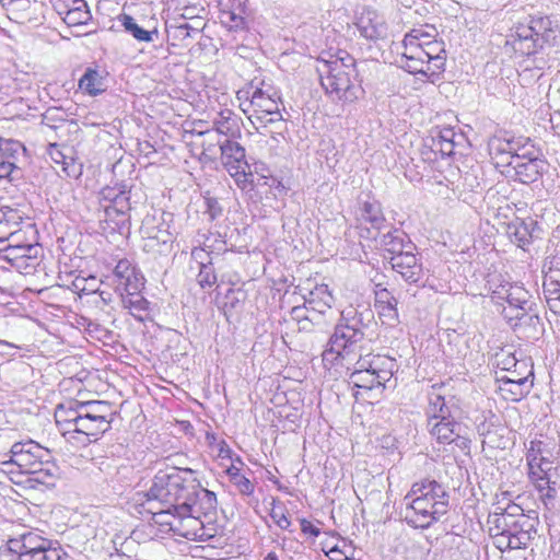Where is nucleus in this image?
Listing matches in <instances>:
<instances>
[{"label":"nucleus","mask_w":560,"mask_h":560,"mask_svg":"<svg viewBox=\"0 0 560 560\" xmlns=\"http://www.w3.org/2000/svg\"><path fill=\"white\" fill-rule=\"evenodd\" d=\"M71 383L77 397L58 406L55 411L56 425L67 441L88 445L112 429L118 412L112 402L95 399L106 387L97 373L90 372Z\"/></svg>","instance_id":"f257e3e1"},{"label":"nucleus","mask_w":560,"mask_h":560,"mask_svg":"<svg viewBox=\"0 0 560 560\" xmlns=\"http://www.w3.org/2000/svg\"><path fill=\"white\" fill-rule=\"evenodd\" d=\"M433 25L411 28L404 36L401 51L396 57L397 66L404 71L434 82L444 71L446 51L444 42L438 39Z\"/></svg>","instance_id":"f03ea898"},{"label":"nucleus","mask_w":560,"mask_h":560,"mask_svg":"<svg viewBox=\"0 0 560 560\" xmlns=\"http://www.w3.org/2000/svg\"><path fill=\"white\" fill-rule=\"evenodd\" d=\"M150 500H156L164 506L187 511L192 503L202 502L208 510L217 504L214 492L202 487L199 472L191 468L172 467L159 471L148 492Z\"/></svg>","instance_id":"7ed1b4c3"},{"label":"nucleus","mask_w":560,"mask_h":560,"mask_svg":"<svg viewBox=\"0 0 560 560\" xmlns=\"http://www.w3.org/2000/svg\"><path fill=\"white\" fill-rule=\"evenodd\" d=\"M447 510L448 494L445 488L431 478L413 482L404 497V521L416 529L430 528Z\"/></svg>","instance_id":"20e7f679"},{"label":"nucleus","mask_w":560,"mask_h":560,"mask_svg":"<svg viewBox=\"0 0 560 560\" xmlns=\"http://www.w3.org/2000/svg\"><path fill=\"white\" fill-rule=\"evenodd\" d=\"M317 72L326 95L336 103H352L363 93L358 80L355 60L339 50L329 59L318 60Z\"/></svg>","instance_id":"39448f33"},{"label":"nucleus","mask_w":560,"mask_h":560,"mask_svg":"<svg viewBox=\"0 0 560 560\" xmlns=\"http://www.w3.org/2000/svg\"><path fill=\"white\" fill-rule=\"evenodd\" d=\"M559 451L556 439L544 433L536 434L526 446L525 458L528 467V478L545 504L556 497L557 491L551 486L550 471Z\"/></svg>","instance_id":"423d86ee"},{"label":"nucleus","mask_w":560,"mask_h":560,"mask_svg":"<svg viewBox=\"0 0 560 560\" xmlns=\"http://www.w3.org/2000/svg\"><path fill=\"white\" fill-rule=\"evenodd\" d=\"M394 366L395 361L388 355L374 352L360 355L350 373L355 401H365L372 392L383 395L394 375Z\"/></svg>","instance_id":"0eeeda50"},{"label":"nucleus","mask_w":560,"mask_h":560,"mask_svg":"<svg viewBox=\"0 0 560 560\" xmlns=\"http://www.w3.org/2000/svg\"><path fill=\"white\" fill-rule=\"evenodd\" d=\"M363 341L364 334L360 329L347 324L337 325L322 353L324 369L335 377L348 373L362 355Z\"/></svg>","instance_id":"6e6552de"},{"label":"nucleus","mask_w":560,"mask_h":560,"mask_svg":"<svg viewBox=\"0 0 560 560\" xmlns=\"http://www.w3.org/2000/svg\"><path fill=\"white\" fill-rule=\"evenodd\" d=\"M236 97L240 108L253 122L256 120L267 126L282 119L280 94L270 82L256 78L245 89L237 91Z\"/></svg>","instance_id":"1a4fd4ad"},{"label":"nucleus","mask_w":560,"mask_h":560,"mask_svg":"<svg viewBox=\"0 0 560 560\" xmlns=\"http://www.w3.org/2000/svg\"><path fill=\"white\" fill-rule=\"evenodd\" d=\"M7 245L0 246L2 258L24 275H31L38 265L42 248L38 232L34 223L24 221L5 235Z\"/></svg>","instance_id":"9d476101"},{"label":"nucleus","mask_w":560,"mask_h":560,"mask_svg":"<svg viewBox=\"0 0 560 560\" xmlns=\"http://www.w3.org/2000/svg\"><path fill=\"white\" fill-rule=\"evenodd\" d=\"M515 52L532 56L539 49L560 45V23L550 16H532L518 24L508 40Z\"/></svg>","instance_id":"9b49d317"},{"label":"nucleus","mask_w":560,"mask_h":560,"mask_svg":"<svg viewBox=\"0 0 560 560\" xmlns=\"http://www.w3.org/2000/svg\"><path fill=\"white\" fill-rule=\"evenodd\" d=\"M217 505L213 510H208L207 504L197 502L189 504L187 511L175 509L177 518L171 523V532L188 540H208L215 537L221 526L217 520Z\"/></svg>","instance_id":"f8f14e48"},{"label":"nucleus","mask_w":560,"mask_h":560,"mask_svg":"<svg viewBox=\"0 0 560 560\" xmlns=\"http://www.w3.org/2000/svg\"><path fill=\"white\" fill-rule=\"evenodd\" d=\"M488 523L508 528L516 548L526 549L537 534L538 518L525 514L520 505L511 503L504 509L497 508V511L489 516Z\"/></svg>","instance_id":"ddd939ff"},{"label":"nucleus","mask_w":560,"mask_h":560,"mask_svg":"<svg viewBox=\"0 0 560 560\" xmlns=\"http://www.w3.org/2000/svg\"><path fill=\"white\" fill-rule=\"evenodd\" d=\"M8 552L16 560H67V552L42 535L27 532L7 540Z\"/></svg>","instance_id":"4468645a"},{"label":"nucleus","mask_w":560,"mask_h":560,"mask_svg":"<svg viewBox=\"0 0 560 560\" xmlns=\"http://www.w3.org/2000/svg\"><path fill=\"white\" fill-rule=\"evenodd\" d=\"M173 222V213L165 211H154L144 217L140 231L144 240L143 249L147 253L166 255L171 252L175 240Z\"/></svg>","instance_id":"2eb2a0df"},{"label":"nucleus","mask_w":560,"mask_h":560,"mask_svg":"<svg viewBox=\"0 0 560 560\" xmlns=\"http://www.w3.org/2000/svg\"><path fill=\"white\" fill-rule=\"evenodd\" d=\"M46 450L30 440L14 443L10 451V459L4 462L8 472L19 470L21 474L38 475L43 471Z\"/></svg>","instance_id":"dca6fc26"},{"label":"nucleus","mask_w":560,"mask_h":560,"mask_svg":"<svg viewBox=\"0 0 560 560\" xmlns=\"http://www.w3.org/2000/svg\"><path fill=\"white\" fill-rule=\"evenodd\" d=\"M222 164L242 190L253 184V173L245 159V149L236 141L225 139L220 142Z\"/></svg>","instance_id":"f3484780"},{"label":"nucleus","mask_w":560,"mask_h":560,"mask_svg":"<svg viewBox=\"0 0 560 560\" xmlns=\"http://www.w3.org/2000/svg\"><path fill=\"white\" fill-rule=\"evenodd\" d=\"M544 165L545 162L536 156L534 145L529 143L516 156H511L502 173L522 184H532L541 176Z\"/></svg>","instance_id":"a211bd4d"},{"label":"nucleus","mask_w":560,"mask_h":560,"mask_svg":"<svg viewBox=\"0 0 560 560\" xmlns=\"http://www.w3.org/2000/svg\"><path fill=\"white\" fill-rule=\"evenodd\" d=\"M355 219L360 228V237L371 241H376V236L386 224L381 203L370 197L359 201Z\"/></svg>","instance_id":"6ab92c4d"},{"label":"nucleus","mask_w":560,"mask_h":560,"mask_svg":"<svg viewBox=\"0 0 560 560\" xmlns=\"http://www.w3.org/2000/svg\"><path fill=\"white\" fill-rule=\"evenodd\" d=\"M528 299L529 293L523 282H497L495 287L491 288V300L494 303L503 305L505 302L506 305H513L521 316H526Z\"/></svg>","instance_id":"aec40b11"},{"label":"nucleus","mask_w":560,"mask_h":560,"mask_svg":"<svg viewBox=\"0 0 560 560\" xmlns=\"http://www.w3.org/2000/svg\"><path fill=\"white\" fill-rule=\"evenodd\" d=\"M355 27L362 37L373 42L386 37L388 31L384 15L370 7L363 8L357 18Z\"/></svg>","instance_id":"412c9836"},{"label":"nucleus","mask_w":560,"mask_h":560,"mask_svg":"<svg viewBox=\"0 0 560 560\" xmlns=\"http://www.w3.org/2000/svg\"><path fill=\"white\" fill-rule=\"evenodd\" d=\"M126 188L127 187L125 185H121L115 187H106L101 191L103 199L110 202V205L105 209L106 217L110 218L115 213L117 215L116 225L119 229L125 226L129 220L127 214L128 210L130 209L129 191Z\"/></svg>","instance_id":"4be33fe9"},{"label":"nucleus","mask_w":560,"mask_h":560,"mask_svg":"<svg viewBox=\"0 0 560 560\" xmlns=\"http://www.w3.org/2000/svg\"><path fill=\"white\" fill-rule=\"evenodd\" d=\"M528 144V139L493 136L488 141V152L492 160L500 159L494 162L495 166H504V164L511 160V156H516V154L526 149Z\"/></svg>","instance_id":"5701e85b"},{"label":"nucleus","mask_w":560,"mask_h":560,"mask_svg":"<svg viewBox=\"0 0 560 560\" xmlns=\"http://www.w3.org/2000/svg\"><path fill=\"white\" fill-rule=\"evenodd\" d=\"M427 424L430 435L439 444H452L462 438L459 423L446 415L428 416Z\"/></svg>","instance_id":"b1692460"},{"label":"nucleus","mask_w":560,"mask_h":560,"mask_svg":"<svg viewBox=\"0 0 560 560\" xmlns=\"http://www.w3.org/2000/svg\"><path fill=\"white\" fill-rule=\"evenodd\" d=\"M296 290L305 303L319 312H323L324 307H331L335 301L326 282H300Z\"/></svg>","instance_id":"393cba45"},{"label":"nucleus","mask_w":560,"mask_h":560,"mask_svg":"<svg viewBox=\"0 0 560 560\" xmlns=\"http://www.w3.org/2000/svg\"><path fill=\"white\" fill-rule=\"evenodd\" d=\"M320 548L330 560H350L355 552L352 541L341 537L335 532L325 533Z\"/></svg>","instance_id":"a878e982"},{"label":"nucleus","mask_w":560,"mask_h":560,"mask_svg":"<svg viewBox=\"0 0 560 560\" xmlns=\"http://www.w3.org/2000/svg\"><path fill=\"white\" fill-rule=\"evenodd\" d=\"M375 308L383 325L394 326L398 323L397 300L382 282L376 284Z\"/></svg>","instance_id":"bb28decb"},{"label":"nucleus","mask_w":560,"mask_h":560,"mask_svg":"<svg viewBox=\"0 0 560 560\" xmlns=\"http://www.w3.org/2000/svg\"><path fill=\"white\" fill-rule=\"evenodd\" d=\"M499 397L509 402H517L525 398L533 387V380L526 382V377L497 378Z\"/></svg>","instance_id":"cd10ccee"},{"label":"nucleus","mask_w":560,"mask_h":560,"mask_svg":"<svg viewBox=\"0 0 560 560\" xmlns=\"http://www.w3.org/2000/svg\"><path fill=\"white\" fill-rule=\"evenodd\" d=\"M536 225L537 223L533 219L522 220L516 218L508 224L506 235L517 247L527 250L533 242Z\"/></svg>","instance_id":"c85d7f7f"},{"label":"nucleus","mask_w":560,"mask_h":560,"mask_svg":"<svg viewBox=\"0 0 560 560\" xmlns=\"http://www.w3.org/2000/svg\"><path fill=\"white\" fill-rule=\"evenodd\" d=\"M374 242L375 247L387 252L390 256L399 255L407 248H412L409 237L399 229H393L384 233L380 241L376 238Z\"/></svg>","instance_id":"c756f323"},{"label":"nucleus","mask_w":560,"mask_h":560,"mask_svg":"<svg viewBox=\"0 0 560 560\" xmlns=\"http://www.w3.org/2000/svg\"><path fill=\"white\" fill-rule=\"evenodd\" d=\"M244 466L245 464L243 459L236 455L231 465L226 467L225 474L229 477L230 482L241 494L250 497L255 492V485L242 472Z\"/></svg>","instance_id":"7c9ffc66"},{"label":"nucleus","mask_w":560,"mask_h":560,"mask_svg":"<svg viewBox=\"0 0 560 560\" xmlns=\"http://www.w3.org/2000/svg\"><path fill=\"white\" fill-rule=\"evenodd\" d=\"M78 88L86 95H100L106 90L105 78L100 70L89 67L79 79Z\"/></svg>","instance_id":"2f4dec72"},{"label":"nucleus","mask_w":560,"mask_h":560,"mask_svg":"<svg viewBox=\"0 0 560 560\" xmlns=\"http://www.w3.org/2000/svg\"><path fill=\"white\" fill-rule=\"evenodd\" d=\"M389 265L390 270L400 275L404 280L412 279L416 275V269H418L417 258L411 253V248H407L399 255L390 256Z\"/></svg>","instance_id":"473e14b6"},{"label":"nucleus","mask_w":560,"mask_h":560,"mask_svg":"<svg viewBox=\"0 0 560 560\" xmlns=\"http://www.w3.org/2000/svg\"><path fill=\"white\" fill-rule=\"evenodd\" d=\"M196 243L199 244L196 248H206V257L211 255H220L230 250L226 240L219 232H198Z\"/></svg>","instance_id":"72a5a7b5"},{"label":"nucleus","mask_w":560,"mask_h":560,"mask_svg":"<svg viewBox=\"0 0 560 560\" xmlns=\"http://www.w3.org/2000/svg\"><path fill=\"white\" fill-rule=\"evenodd\" d=\"M23 223V213L11 208L0 209V246L7 245L5 235Z\"/></svg>","instance_id":"f704fd0d"},{"label":"nucleus","mask_w":560,"mask_h":560,"mask_svg":"<svg viewBox=\"0 0 560 560\" xmlns=\"http://www.w3.org/2000/svg\"><path fill=\"white\" fill-rule=\"evenodd\" d=\"M190 268L199 270L197 280H217L213 273L211 258L206 257V248H194L191 250Z\"/></svg>","instance_id":"c9c22d12"},{"label":"nucleus","mask_w":560,"mask_h":560,"mask_svg":"<svg viewBox=\"0 0 560 560\" xmlns=\"http://www.w3.org/2000/svg\"><path fill=\"white\" fill-rule=\"evenodd\" d=\"M120 22L125 31L129 33L138 42L151 43L154 40V37L159 35L158 28L147 31L142 28L140 25H138L131 15H122Z\"/></svg>","instance_id":"e433bc0d"},{"label":"nucleus","mask_w":560,"mask_h":560,"mask_svg":"<svg viewBox=\"0 0 560 560\" xmlns=\"http://www.w3.org/2000/svg\"><path fill=\"white\" fill-rule=\"evenodd\" d=\"M269 516L271 517L275 525L280 529L291 532L292 521L290 517L289 509L283 501L279 499H272Z\"/></svg>","instance_id":"4c0bfd02"},{"label":"nucleus","mask_w":560,"mask_h":560,"mask_svg":"<svg viewBox=\"0 0 560 560\" xmlns=\"http://www.w3.org/2000/svg\"><path fill=\"white\" fill-rule=\"evenodd\" d=\"M25 147L18 140L0 138V160L12 162L18 167L20 158L24 155Z\"/></svg>","instance_id":"58836bf2"},{"label":"nucleus","mask_w":560,"mask_h":560,"mask_svg":"<svg viewBox=\"0 0 560 560\" xmlns=\"http://www.w3.org/2000/svg\"><path fill=\"white\" fill-rule=\"evenodd\" d=\"M124 305L130 311L132 316L143 320V315L149 311V302L143 298L142 292H130L121 294Z\"/></svg>","instance_id":"ea45409f"},{"label":"nucleus","mask_w":560,"mask_h":560,"mask_svg":"<svg viewBox=\"0 0 560 560\" xmlns=\"http://www.w3.org/2000/svg\"><path fill=\"white\" fill-rule=\"evenodd\" d=\"M113 275L117 280H144L138 266L128 258L119 259L116 262Z\"/></svg>","instance_id":"a19ab883"},{"label":"nucleus","mask_w":560,"mask_h":560,"mask_svg":"<svg viewBox=\"0 0 560 560\" xmlns=\"http://www.w3.org/2000/svg\"><path fill=\"white\" fill-rule=\"evenodd\" d=\"M215 132L223 136H234L237 131V117L229 109L221 110L214 118Z\"/></svg>","instance_id":"79ce46f5"},{"label":"nucleus","mask_w":560,"mask_h":560,"mask_svg":"<svg viewBox=\"0 0 560 560\" xmlns=\"http://www.w3.org/2000/svg\"><path fill=\"white\" fill-rule=\"evenodd\" d=\"M61 19L68 26H80L88 24L92 15L86 2L83 0L79 1L77 7H73L69 13L65 14Z\"/></svg>","instance_id":"37998d69"},{"label":"nucleus","mask_w":560,"mask_h":560,"mask_svg":"<svg viewBox=\"0 0 560 560\" xmlns=\"http://www.w3.org/2000/svg\"><path fill=\"white\" fill-rule=\"evenodd\" d=\"M493 526L489 527L490 534L493 539V545L501 551L508 550H516V546L513 544L512 536L508 528H500L499 524H492Z\"/></svg>","instance_id":"c03bdc74"},{"label":"nucleus","mask_w":560,"mask_h":560,"mask_svg":"<svg viewBox=\"0 0 560 560\" xmlns=\"http://www.w3.org/2000/svg\"><path fill=\"white\" fill-rule=\"evenodd\" d=\"M443 386L444 384H434L431 386L427 416L445 415L448 412L445 397L440 393Z\"/></svg>","instance_id":"a18cd8bd"},{"label":"nucleus","mask_w":560,"mask_h":560,"mask_svg":"<svg viewBox=\"0 0 560 560\" xmlns=\"http://www.w3.org/2000/svg\"><path fill=\"white\" fill-rule=\"evenodd\" d=\"M168 37L176 42H185L187 38L192 37L199 32L197 27L191 26L187 22L179 24H168L166 26Z\"/></svg>","instance_id":"49530a36"},{"label":"nucleus","mask_w":560,"mask_h":560,"mask_svg":"<svg viewBox=\"0 0 560 560\" xmlns=\"http://www.w3.org/2000/svg\"><path fill=\"white\" fill-rule=\"evenodd\" d=\"M542 289L549 310L560 315V282H542Z\"/></svg>","instance_id":"de8ad7c7"},{"label":"nucleus","mask_w":560,"mask_h":560,"mask_svg":"<svg viewBox=\"0 0 560 560\" xmlns=\"http://www.w3.org/2000/svg\"><path fill=\"white\" fill-rule=\"evenodd\" d=\"M152 513V522L160 526L162 529L171 532V523L173 524V518H177V513L174 511L172 506H165L159 511H151Z\"/></svg>","instance_id":"09e8293b"},{"label":"nucleus","mask_w":560,"mask_h":560,"mask_svg":"<svg viewBox=\"0 0 560 560\" xmlns=\"http://www.w3.org/2000/svg\"><path fill=\"white\" fill-rule=\"evenodd\" d=\"M488 443L495 448L506 450L513 442L510 436V432L505 429H498L488 434Z\"/></svg>","instance_id":"8fccbe9b"},{"label":"nucleus","mask_w":560,"mask_h":560,"mask_svg":"<svg viewBox=\"0 0 560 560\" xmlns=\"http://www.w3.org/2000/svg\"><path fill=\"white\" fill-rule=\"evenodd\" d=\"M541 271L545 280H560V256L547 258Z\"/></svg>","instance_id":"3c124183"},{"label":"nucleus","mask_w":560,"mask_h":560,"mask_svg":"<svg viewBox=\"0 0 560 560\" xmlns=\"http://www.w3.org/2000/svg\"><path fill=\"white\" fill-rule=\"evenodd\" d=\"M244 13H245V8L226 10V11H221V18H222V21L230 28H237V27H241L244 23V16H243Z\"/></svg>","instance_id":"603ef678"},{"label":"nucleus","mask_w":560,"mask_h":560,"mask_svg":"<svg viewBox=\"0 0 560 560\" xmlns=\"http://www.w3.org/2000/svg\"><path fill=\"white\" fill-rule=\"evenodd\" d=\"M502 306H503L502 314H503L505 320L514 329L520 327L522 325L523 320H527V319L533 320L534 319V317L528 315L527 313H526V316L518 315L517 311H515V306H513V305H504L503 304Z\"/></svg>","instance_id":"864d4df0"},{"label":"nucleus","mask_w":560,"mask_h":560,"mask_svg":"<svg viewBox=\"0 0 560 560\" xmlns=\"http://www.w3.org/2000/svg\"><path fill=\"white\" fill-rule=\"evenodd\" d=\"M464 135H457L454 128H444L439 132V136L433 139V142H462Z\"/></svg>","instance_id":"5fc2aeb1"},{"label":"nucleus","mask_w":560,"mask_h":560,"mask_svg":"<svg viewBox=\"0 0 560 560\" xmlns=\"http://www.w3.org/2000/svg\"><path fill=\"white\" fill-rule=\"evenodd\" d=\"M300 527H301V533L305 537L316 538L320 535L319 527L316 524H314L312 521H310L305 517L300 518Z\"/></svg>","instance_id":"6e6d98bb"},{"label":"nucleus","mask_w":560,"mask_h":560,"mask_svg":"<svg viewBox=\"0 0 560 560\" xmlns=\"http://www.w3.org/2000/svg\"><path fill=\"white\" fill-rule=\"evenodd\" d=\"M48 154L51 161L56 164H61L62 170L67 171V159L66 155L61 152L57 144H50L48 149Z\"/></svg>","instance_id":"4d7b16f0"},{"label":"nucleus","mask_w":560,"mask_h":560,"mask_svg":"<svg viewBox=\"0 0 560 560\" xmlns=\"http://www.w3.org/2000/svg\"><path fill=\"white\" fill-rule=\"evenodd\" d=\"M14 173H19V167H14L12 162L0 160V180H13Z\"/></svg>","instance_id":"13d9d810"},{"label":"nucleus","mask_w":560,"mask_h":560,"mask_svg":"<svg viewBox=\"0 0 560 560\" xmlns=\"http://www.w3.org/2000/svg\"><path fill=\"white\" fill-rule=\"evenodd\" d=\"M460 142H433L435 151H439L442 156H451L455 154V149Z\"/></svg>","instance_id":"bf43d9fd"},{"label":"nucleus","mask_w":560,"mask_h":560,"mask_svg":"<svg viewBox=\"0 0 560 560\" xmlns=\"http://www.w3.org/2000/svg\"><path fill=\"white\" fill-rule=\"evenodd\" d=\"M220 11L243 9L246 0H217Z\"/></svg>","instance_id":"052dcab7"},{"label":"nucleus","mask_w":560,"mask_h":560,"mask_svg":"<svg viewBox=\"0 0 560 560\" xmlns=\"http://www.w3.org/2000/svg\"><path fill=\"white\" fill-rule=\"evenodd\" d=\"M520 369L521 368H515L513 371H509L510 374L502 375L499 378H517V377L525 376L526 382H530L528 378H529V376L534 375L533 368L527 365V368H523L524 372H521Z\"/></svg>","instance_id":"680f3d73"},{"label":"nucleus","mask_w":560,"mask_h":560,"mask_svg":"<svg viewBox=\"0 0 560 560\" xmlns=\"http://www.w3.org/2000/svg\"><path fill=\"white\" fill-rule=\"evenodd\" d=\"M218 456L220 458H229V459H234L233 458V451L231 450V447L228 445V443L222 440L220 443H219V448H218Z\"/></svg>","instance_id":"e2e57ef3"},{"label":"nucleus","mask_w":560,"mask_h":560,"mask_svg":"<svg viewBox=\"0 0 560 560\" xmlns=\"http://www.w3.org/2000/svg\"><path fill=\"white\" fill-rule=\"evenodd\" d=\"M144 289V282H125L121 294H128L130 292H142Z\"/></svg>","instance_id":"0e129e2a"},{"label":"nucleus","mask_w":560,"mask_h":560,"mask_svg":"<svg viewBox=\"0 0 560 560\" xmlns=\"http://www.w3.org/2000/svg\"><path fill=\"white\" fill-rule=\"evenodd\" d=\"M513 363L514 368H527V363L524 361H517L514 357H509L503 365V370L510 371V365Z\"/></svg>","instance_id":"69168bd1"},{"label":"nucleus","mask_w":560,"mask_h":560,"mask_svg":"<svg viewBox=\"0 0 560 560\" xmlns=\"http://www.w3.org/2000/svg\"><path fill=\"white\" fill-rule=\"evenodd\" d=\"M74 280H85V281L95 280V276L90 275L88 277H83V276H81V273H79V275L74 276Z\"/></svg>","instance_id":"338daca9"},{"label":"nucleus","mask_w":560,"mask_h":560,"mask_svg":"<svg viewBox=\"0 0 560 560\" xmlns=\"http://www.w3.org/2000/svg\"><path fill=\"white\" fill-rule=\"evenodd\" d=\"M264 560H279V558L276 552L271 551L266 555Z\"/></svg>","instance_id":"774afa93"}]
</instances>
